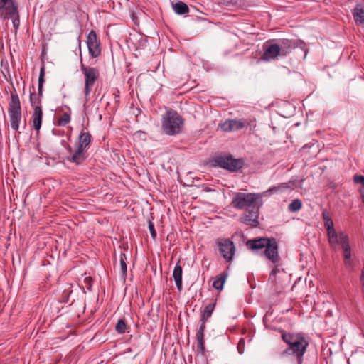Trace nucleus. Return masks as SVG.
<instances>
[{"label": "nucleus", "instance_id": "f257e3e1", "mask_svg": "<svg viewBox=\"0 0 364 364\" xmlns=\"http://www.w3.org/2000/svg\"><path fill=\"white\" fill-rule=\"evenodd\" d=\"M280 333L282 341L287 345V348L280 353V356L293 355L298 364H302L304 355L309 346L306 338L302 333H288L284 330H280Z\"/></svg>", "mask_w": 364, "mask_h": 364}, {"label": "nucleus", "instance_id": "f03ea898", "mask_svg": "<svg viewBox=\"0 0 364 364\" xmlns=\"http://www.w3.org/2000/svg\"><path fill=\"white\" fill-rule=\"evenodd\" d=\"M183 126V119L177 112L170 109L163 116L161 129L166 134L169 136L178 134L181 132Z\"/></svg>", "mask_w": 364, "mask_h": 364}, {"label": "nucleus", "instance_id": "7ed1b4c3", "mask_svg": "<svg viewBox=\"0 0 364 364\" xmlns=\"http://www.w3.org/2000/svg\"><path fill=\"white\" fill-rule=\"evenodd\" d=\"M212 165L225 169L230 172H237L245 165L243 159H235L231 154H221L215 156L211 161Z\"/></svg>", "mask_w": 364, "mask_h": 364}, {"label": "nucleus", "instance_id": "20e7f679", "mask_svg": "<svg viewBox=\"0 0 364 364\" xmlns=\"http://www.w3.org/2000/svg\"><path fill=\"white\" fill-rule=\"evenodd\" d=\"M8 113L11 129L17 132L19 129L20 122L22 119V114L20 100L15 90L11 92V100L9 103Z\"/></svg>", "mask_w": 364, "mask_h": 364}, {"label": "nucleus", "instance_id": "39448f33", "mask_svg": "<svg viewBox=\"0 0 364 364\" xmlns=\"http://www.w3.org/2000/svg\"><path fill=\"white\" fill-rule=\"evenodd\" d=\"M261 201L259 194L237 193L232 198V206L239 210L248 209Z\"/></svg>", "mask_w": 364, "mask_h": 364}, {"label": "nucleus", "instance_id": "423d86ee", "mask_svg": "<svg viewBox=\"0 0 364 364\" xmlns=\"http://www.w3.org/2000/svg\"><path fill=\"white\" fill-rule=\"evenodd\" d=\"M81 70L85 76L84 94L86 100H87V98L90 96L94 84L100 76V72L97 68L94 67L86 66L82 62Z\"/></svg>", "mask_w": 364, "mask_h": 364}, {"label": "nucleus", "instance_id": "0eeeda50", "mask_svg": "<svg viewBox=\"0 0 364 364\" xmlns=\"http://www.w3.org/2000/svg\"><path fill=\"white\" fill-rule=\"evenodd\" d=\"M215 243L224 259L228 262H232L236 250L234 242L229 238L219 237L216 239Z\"/></svg>", "mask_w": 364, "mask_h": 364}, {"label": "nucleus", "instance_id": "6e6552de", "mask_svg": "<svg viewBox=\"0 0 364 364\" xmlns=\"http://www.w3.org/2000/svg\"><path fill=\"white\" fill-rule=\"evenodd\" d=\"M252 120L250 119H227L220 124L221 129L225 132L239 131L247 126H251Z\"/></svg>", "mask_w": 364, "mask_h": 364}, {"label": "nucleus", "instance_id": "1a4fd4ad", "mask_svg": "<svg viewBox=\"0 0 364 364\" xmlns=\"http://www.w3.org/2000/svg\"><path fill=\"white\" fill-rule=\"evenodd\" d=\"M259 205L257 203L246 210L245 214L241 217V222L251 228H256L259 225Z\"/></svg>", "mask_w": 364, "mask_h": 364}, {"label": "nucleus", "instance_id": "9d476101", "mask_svg": "<svg viewBox=\"0 0 364 364\" xmlns=\"http://www.w3.org/2000/svg\"><path fill=\"white\" fill-rule=\"evenodd\" d=\"M45 68L43 66L41 68L39 77H38V94L33 92L30 94V102L33 109L41 107V97L43 95V86L45 82Z\"/></svg>", "mask_w": 364, "mask_h": 364}, {"label": "nucleus", "instance_id": "9b49d317", "mask_svg": "<svg viewBox=\"0 0 364 364\" xmlns=\"http://www.w3.org/2000/svg\"><path fill=\"white\" fill-rule=\"evenodd\" d=\"M18 6L14 0H0V18L3 20L9 19L16 15Z\"/></svg>", "mask_w": 364, "mask_h": 364}, {"label": "nucleus", "instance_id": "f8f14e48", "mask_svg": "<svg viewBox=\"0 0 364 364\" xmlns=\"http://www.w3.org/2000/svg\"><path fill=\"white\" fill-rule=\"evenodd\" d=\"M263 253L265 257L273 264L279 262V246L275 238H270V242L267 245Z\"/></svg>", "mask_w": 364, "mask_h": 364}, {"label": "nucleus", "instance_id": "ddd939ff", "mask_svg": "<svg viewBox=\"0 0 364 364\" xmlns=\"http://www.w3.org/2000/svg\"><path fill=\"white\" fill-rule=\"evenodd\" d=\"M87 45L89 53L92 58H97L100 55V43L97 38V34L94 31H91L87 37Z\"/></svg>", "mask_w": 364, "mask_h": 364}, {"label": "nucleus", "instance_id": "4468645a", "mask_svg": "<svg viewBox=\"0 0 364 364\" xmlns=\"http://www.w3.org/2000/svg\"><path fill=\"white\" fill-rule=\"evenodd\" d=\"M280 48L278 44L267 43L264 45V53L262 58L264 60L269 61L281 56Z\"/></svg>", "mask_w": 364, "mask_h": 364}, {"label": "nucleus", "instance_id": "2eb2a0df", "mask_svg": "<svg viewBox=\"0 0 364 364\" xmlns=\"http://www.w3.org/2000/svg\"><path fill=\"white\" fill-rule=\"evenodd\" d=\"M87 151L82 148L77 147L76 150L73 151L71 156L67 158L70 162L74 163L76 165L82 164L87 159Z\"/></svg>", "mask_w": 364, "mask_h": 364}, {"label": "nucleus", "instance_id": "dca6fc26", "mask_svg": "<svg viewBox=\"0 0 364 364\" xmlns=\"http://www.w3.org/2000/svg\"><path fill=\"white\" fill-rule=\"evenodd\" d=\"M341 245L343 251V257L346 264L350 265L351 264V249L349 244L348 236L346 233L341 234Z\"/></svg>", "mask_w": 364, "mask_h": 364}, {"label": "nucleus", "instance_id": "f3484780", "mask_svg": "<svg viewBox=\"0 0 364 364\" xmlns=\"http://www.w3.org/2000/svg\"><path fill=\"white\" fill-rule=\"evenodd\" d=\"M278 46L280 48L281 56L284 57L296 47V43L292 40L282 39L279 41Z\"/></svg>", "mask_w": 364, "mask_h": 364}, {"label": "nucleus", "instance_id": "a211bd4d", "mask_svg": "<svg viewBox=\"0 0 364 364\" xmlns=\"http://www.w3.org/2000/svg\"><path fill=\"white\" fill-rule=\"evenodd\" d=\"M92 142V136L87 131V129L84 128L81 130L77 141V146L87 150Z\"/></svg>", "mask_w": 364, "mask_h": 364}, {"label": "nucleus", "instance_id": "6ab92c4d", "mask_svg": "<svg viewBox=\"0 0 364 364\" xmlns=\"http://www.w3.org/2000/svg\"><path fill=\"white\" fill-rule=\"evenodd\" d=\"M43 120V110L42 107H36L33 109V112L31 116V122L33 127L37 133L39 132L41 127Z\"/></svg>", "mask_w": 364, "mask_h": 364}, {"label": "nucleus", "instance_id": "aec40b11", "mask_svg": "<svg viewBox=\"0 0 364 364\" xmlns=\"http://www.w3.org/2000/svg\"><path fill=\"white\" fill-rule=\"evenodd\" d=\"M205 330V324L200 323V327L197 331L196 338L198 343L197 351L200 353L202 355L205 353V340H204V331Z\"/></svg>", "mask_w": 364, "mask_h": 364}, {"label": "nucleus", "instance_id": "412c9836", "mask_svg": "<svg viewBox=\"0 0 364 364\" xmlns=\"http://www.w3.org/2000/svg\"><path fill=\"white\" fill-rule=\"evenodd\" d=\"M270 242V238L259 237L250 240L247 242L248 247L252 250H258L264 249L267 244Z\"/></svg>", "mask_w": 364, "mask_h": 364}, {"label": "nucleus", "instance_id": "4be33fe9", "mask_svg": "<svg viewBox=\"0 0 364 364\" xmlns=\"http://www.w3.org/2000/svg\"><path fill=\"white\" fill-rule=\"evenodd\" d=\"M341 233L345 232L343 231L337 232L335 229H333L331 231L327 232L328 241L331 247L336 248V247L338 245H341Z\"/></svg>", "mask_w": 364, "mask_h": 364}, {"label": "nucleus", "instance_id": "5701e85b", "mask_svg": "<svg viewBox=\"0 0 364 364\" xmlns=\"http://www.w3.org/2000/svg\"><path fill=\"white\" fill-rule=\"evenodd\" d=\"M182 267L179 264V262L176 264L173 272V277L177 289L181 291L182 289Z\"/></svg>", "mask_w": 364, "mask_h": 364}, {"label": "nucleus", "instance_id": "b1692460", "mask_svg": "<svg viewBox=\"0 0 364 364\" xmlns=\"http://www.w3.org/2000/svg\"><path fill=\"white\" fill-rule=\"evenodd\" d=\"M228 277V272L225 271L218 274L213 282V287L218 290L221 291L223 289V285Z\"/></svg>", "mask_w": 364, "mask_h": 364}, {"label": "nucleus", "instance_id": "393cba45", "mask_svg": "<svg viewBox=\"0 0 364 364\" xmlns=\"http://www.w3.org/2000/svg\"><path fill=\"white\" fill-rule=\"evenodd\" d=\"M215 306V303H210L205 306V307L204 308V309L202 312L200 323H204V324L206 323L208 318H210V316L214 311Z\"/></svg>", "mask_w": 364, "mask_h": 364}, {"label": "nucleus", "instance_id": "a878e982", "mask_svg": "<svg viewBox=\"0 0 364 364\" xmlns=\"http://www.w3.org/2000/svg\"><path fill=\"white\" fill-rule=\"evenodd\" d=\"M353 18L355 21L360 24L364 25V8L360 6H357L353 10Z\"/></svg>", "mask_w": 364, "mask_h": 364}, {"label": "nucleus", "instance_id": "bb28decb", "mask_svg": "<svg viewBox=\"0 0 364 364\" xmlns=\"http://www.w3.org/2000/svg\"><path fill=\"white\" fill-rule=\"evenodd\" d=\"M173 9L175 13L179 15L186 14L189 12V8L183 1H178L172 4Z\"/></svg>", "mask_w": 364, "mask_h": 364}, {"label": "nucleus", "instance_id": "cd10ccee", "mask_svg": "<svg viewBox=\"0 0 364 364\" xmlns=\"http://www.w3.org/2000/svg\"><path fill=\"white\" fill-rule=\"evenodd\" d=\"M322 218L323 220L324 227L326 229L327 232L331 231L333 229H335L333 226V222L326 211H323L322 213Z\"/></svg>", "mask_w": 364, "mask_h": 364}, {"label": "nucleus", "instance_id": "c85d7f7f", "mask_svg": "<svg viewBox=\"0 0 364 364\" xmlns=\"http://www.w3.org/2000/svg\"><path fill=\"white\" fill-rule=\"evenodd\" d=\"M289 183H281V184H279V185H278L277 186H272V187L269 188L267 191V193H277L279 191H282L284 189L290 188L291 186H289Z\"/></svg>", "mask_w": 364, "mask_h": 364}, {"label": "nucleus", "instance_id": "c756f323", "mask_svg": "<svg viewBox=\"0 0 364 364\" xmlns=\"http://www.w3.org/2000/svg\"><path fill=\"white\" fill-rule=\"evenodd\" d=\"M127 329V325L125 321V319H124V318L119 319L115 326V331L119 334H123L126 332Z\"/></svg>", "mask_w": 364, "mask_h": 364}, {"label": "nucleus", "instance_id": "7c9ffc66", "mask_svg": "<svg viewBox=\"0 0 364 364\" xmlns=\"http://www.w3.org/2000/svg\"><path fill=\"white\" fill-rule=\"evenodd\" d=\"M302 208V203L299 199H294L288 205V210L290 212L299 211Z\"/></svg>", "mask_w": 364, "mask_h": 364}, {"label": "nucleus", "instance_id": "2f4dec72", "mask_svg": "<svg viewBox=\"0 0 364 364\" xmlns=\"http://www.w3.org/2000/svg\"><path fill=\"white\" fill-rule=\"evenodd\" d=\"M126 255L123 252L120 254V267H121V273L123 278H126L127 277V264H126Z\"/></svg>", "mask_w": 364, "mask_h": 364}, {"label": "nucleus", "instance_id": "473e14b6", "mask_svg": "<svg viewBox=\"0 0 364 364\" xmlns=\"http://www.w3.org/2000/svg\"><path fill=\"white\" fill-rule=\"evenodd\" d=\"M70 122V113L65 112L58 119V125L64 127Z\"/></svg>", "mask_w": 364, "mask_h": 364}, {"label": "nucleus", "instance_id": "72a5a7b5", "mask_svg": "<svg viewBox=\"0 0 364 364\" xmlns=\"http://www.w3.org/2000/svg\"><path fill=\"white\" fill-rule=\"evenodd\" d=\"M9 19L12 20L13 26L15 30L17 31L20 25L18 11H17L16 15H14V16L12 18H9Z\"/></svg>", "mask_w": 364, "mask_h": 364}, {"label": "nucleus", "instance_id": "f704fd0d", "mask_svg": "<svg viewBox=\"0 0 364 364\" xmlns=\"http://www.w3.org/2000/svg\"><path fill=\"white\" fill-rule=\"evenodd\" d=\"M353 182L357 184H360L364 188V176L355 174L353 176Z\"/></svg>", "mask_w": 364, "mask_h": 364}, {"label": "nucleus", "instance_id": "c9c22d12", "mask_svg": "<svg viewBox=\"0 0 364 364\" xmlns=\"http://www.w3.org/2000/svg\"><path fill=\"white\" fill-rule=\"evenodd\" d=\"M279 268L276 265L273 269L270 272V274H269V280H271L272 282H276V274L277 273L279 272Z\"/></svg>", "mask_w": 364, "mask_h": 364}, {"label": "nucleus", "instance_id": "e433bc0d", "mask_svg": "<svg viewBox=\"0 0 364 364\" xmlns=\"http://www.w3.org/2000/svg\"><path fill=\"white\" fill-rule=\"evenodd\" d=\"M148 226H149V230L150 231V234H151L152 238L155 239L156 237V231L155 230L154 223L152 222L149 221Z\"/></svg>", "mask_w": 364, "mask_h": 364}, {"label": "nucleus", "instance_id": "4c0bfd02", "mask_svg": "<svg viewBox=\"0 0 364 364\" xmlns=\"http://www.w3.org/2000/svg\"><path fill=\"white\" fill-rule=\"evenodd\" d=\"M244 346H245V341L242 338L240 340L239 343H238V346H237V349H238V351L240 354H242L243 353V348H244Z\"/></svg>", "mask_w": 364, "mask_h": 364}, {"label": "nucleus", "instance_id": "58836bf2", "mask_svg": "<svg viewBox=\"0 0 364 364\" xmlns=\"http://www.w3.org/2000/svg\"><path fill=\"white\" fill-rule=\"evenodd\" d=\"M65 148L66 149V150L68 151V152L70 154V155L71 156L72 154L73 153L74 151H73L72 149V147L68 144H65Z\"/></svg>", "mask_w": 364, "mask_h": 364}, {"label": "nucleus", "instance_id": "ea45409f", "mask_svg": "<svg viewBox=\"0 0 364 364\" xmlns=\"http://www.w3.org/2000/svg\"><path fill=\"white\" fill-rule=\"evenodd\" d=\"M61 144H62V145L65 147V144H67V143L65 142V140H62Z\"/></svg>", "mask_w": 364, "mask_h": 364}, {"label": "nucleus", "instance_id": "a19ab883", "mask_svg": "<svg viewBox=\"0 0 364 364\" xmlns=\"http://www.w3.org/2000/svg\"><path fill=\"white\" fill-rule=\"evenodd\" d=\"M361 197H362V201L364 203V193L362 194Z\"/></svg>", "mask_w": 364, "mask_h": 364}, {"label": "nucleus", "instance_id": "79ce46f5", "mask_svg": "<svg viewBox=\"0 0 364 364\" xmlns=\"http://www.w3.org/2000/svg\"><path fill=\"white\" fill-rule=\"evenodd\" d=\"M26 121H25V122H24V124H23V128H25V127H26Z\"/></svg>", "mask_w": 364, "mask_h": 364}]
</instances>
